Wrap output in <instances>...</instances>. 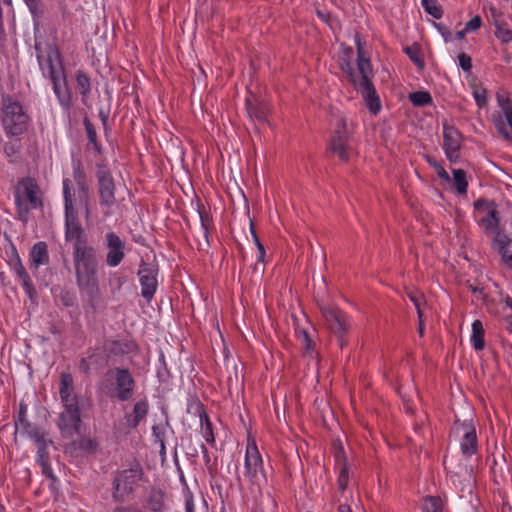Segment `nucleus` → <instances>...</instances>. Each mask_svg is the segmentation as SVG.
Segmentation results:
<instances>
[{"instance_id":"nucleus-30","label":"nucleus","mask_w":512,"mask_h":512,"mask_svg":"<svg viewBox=\"0 0 512 512\" xmlns=\"http://www.w3.org/2000/svg\"><path fill=\"white\" fill-rule=\"evenodd\" d=\"M481 222L486 230L493 232L496 231L499 224V218L496 209L491 204L487 206L486 215L482 218Z\"/></svg>"},{"instance_id":"nucleus-32","label":"nucleus","mask_w":512,"mask_h":512,"mask_svg":"<svg viewBox=\"0 0 512 512\" xmlns=\"http://www.w3.org/2000/svg\"><path fill=\"white\" fill-rule=\"evenodd\" d=\"M200 426L202 437L207 443L213 444L215 442V438L212 430V423L206 414L200 416Z\"/></svg>"},{"instance_id":"nucleus-35","label":"nucleus","mask_w":512,"mask_h":512,"mask_svg":"<svg viewBox=\"0 0 512 512\" xmlns=\"http://www.w3.org/2000/svg\"><path fill=\"white\" fill-rule=\"evenodd\" d=\"M409 98H410V101L415 106H419V107L426 106L432 102L431 95L426 91H417V92L411 93Z\"/></svg>"},{"instance_id":"nucleus-33","label":"nucleus","mask_w":512,"mask_h":512,"mask_svg":"<svg viewBox=\"0 0 512 512\" xmlns=\"http://www.w3.org/2000/svg\"><path fill=\"white\" fill-rule=\"evenodd\" d=\"M511 242L512 240L508 235L502 232H497L493 239L492 246L494 250H496L498 253H501L508 250Z\"/></svg>"},{"instance_id":"nucleus-2","label":"nucleus","mask_w":512,"mask_h":512,"mask_svg":"<svg viewBox=\"0 0 512 512\" xmlns=\"http://www.w3.org/2000/svg\"><path fill=\"white\" fill-rule=\"evenodd\" d=\"M1 122L7 135L18 136L28 129L30 117L19 102L6 97L2 101Z\"/></svg>"},{"instance_id":"nucleus-47","label":"nucleus","mask_w":512,"mask_h":512,"mask_svg":"<svg viewBox=\"0 0 512 512\" xmlns=\"http://www.w3.org/2000/svg\"><path fill=\"white\" fill-rule=\"evenodd\" d=\"M429 163L435 168L437 175L443 180H450L449 174L446 170L436 161L429 160Z\"/></svg>"},{"instance_id":"nucleus-59","label":"nucleus","mask_w":512,"mask_h":512,"mask_svg":"<svg viewBox=\"0 0 512 512\" xmlns=\"http://www.w3.org/2000/svg\"><path fill=\"white\" fill-rule=\"evenodd\" d=\"M451 36H452V34H451V32H449V31H447V32L443 33V37H444V39H445V41H446V42H448V41H450V40H451Z\"/></svg>"},{"instance_id":"nucleus-60","label":"nucleus","mask_w":512,"mask_h":512,"mask_svg":"<svg viewBox=\"0 0 512 512\" xmlns=\"http://www.w3.org/2000/svg\"><path fill=\"white\" fill-rule=\"evenodd\" d=\"M113 512H127V507H117Z\"/></svg>"},{"instance_id":"nucleus-44","label":"nucleus","mask_w":512,"mask_h":512,"mask_svg":"<svg viewBox=\"0 0 512 512\" xmlns=\"http://www.w3.org/2000/svg\"><path fill=\"white\" fill-rule=\"evenodd\" d=\"M458 61H459L460 67L464 71H470L471 70V68H472V61H471V57L470 56H468L465 53H461V54L458 55Z\"/></svg>"},{"instance_id":"nucleus-16","label":"nucleus","mask_w":512,"mask_h":512,"mask_svg":"<svg viewBox=\"0 0 512 512\" xmlns=\"http://www.w3.org/2000/svg\"><path fill=\"white\" fill-rule=\"evenodd\" d=\"M443 148L450 161H456L460 148V133L448 124L443 125Z\"/></svg>"},{"instance_id":"nucleus-28","label":"nucleus","mask_w":512,"mask_h":512,"mask_svg":"<svg viewBox=\"0 0 512 512\" xmlns=\"http://www.w3.org/2000/svg\"><path fill=\"white\" fill-rule=\"evenodd\" d=\"M484 327L480 320H475L472 323L471 343L475 350H483L485 347L484 341Z\"/></svg>"},{"instance_id":"nucleus-37","label":"nucleus","mask_w":512,"mask_h":512,"mask_svg":"<svg viewBox=\"0 0 512 512\" xmlns=\"http://www.w3.org/2000/svg\"><path fill=\"white\" fill-rule=\"evenodd\" d=\"M495 35L503 43L512 42V30L504 23H496Z\"/></svg>"},{"instance_id":"nucleus-17","label":"nucleus","mask_w":512,"mask_h":512,"mask_svg":"<svg viewBox=\"0 0 512 512\" xmlns=\"http://www.w3.org/2000/svg\"><path fill=\"white\" fill-rule=\"evenodd\" d=\"M10 267L17 278L21 281L22 287L24 288L27 296L33 300L36 295V290L15 249L13 258L10 260Z\"/></svg>"},{"instance_id":"nucleus-19","label":"nucleus","mask_w":512,"mask_h":512,"mask_svg":"<svg viewBox=\"0 0 512 512\" xmlns=\"http://www.w3.org/2000/svg\"><path fill=\"white\" fill-rule=\"evenodd\" d=\"M73 169L74 178L78 184V200L84 206V215L86 220H88L90 217V195L86 185L85 173L78 162L73 164Z\"/></svg>"},{"instance_id":"nucleus-24","label":"nucleus","mask_w":512,"mask_h":512,"mask_svg":"<svg viewBox=\"0 0 512 512\" xmlns=\"http://www.w3.org/2000/svg\"><path fill=\"white\" fill-rule=\"evenodd\" d=\"M63 195L65 216H67V211L69 210H71L73 214L78 215V206L84 209V206L80 204L78 200V189L75 190L71 187V181L69 179L63 180Z\"/></svg>"},{"instance_id":"nucleus-7","label":"nucleus","mask_w":512,"mask_h":512,"mask_svg":"<svg viewBox=\"0 0 512 512\" xmlns=\"http://www.w3.org/2000/svg\"><path fill=\"white\" fill-rule=\"evenodd\" d=\"M142 469L139 464L132 465L129 469L121 471L114 482V497L123 500L134 489L135 485L141 480Z\"/></svg>"},{"instance_id":"nucleus-40","label":"nucleus","mask_w":512,"mask_h":512,"mask_svg":"<svg viewBox=\"0 0 512 512\" xmlns=\"http://www.w3.org/2000/svg\"><path fill=\"white\" fill-rule=\"evenodd\" d=\"M473 97L477 103V105L482 108L487 103V93L486 90L478 85L473 86Z\"/></svg>"},{"instance_id":"nucleus-25","label":"nucleus","mask_w":512,"mask_h":512,"mask_svg":"<svg viewBox=\"0 0 512 512\" xmlns=\"http://www.w3.org/2000/svg\"><path fill=\"white\" fill-rule=\"evenodd\" d=\"M49 264L48 247L45 242H37L30 251V268L37 270L40 266Z\"/></svg>"},{"instance_id":"nucleus-55","label":"nucleus","mask_w":512,"mask_h":512,"mask_svg":"<svg viewBox=\"0 0 512 512\" xmlns=\"http://www.w3.org/2000/svg\"><path fill=\"white\" fill-rule=\"evenodd\" d=\"M31 11H34L37 8V0H24Z\"/></svg>"},{"instance_id":"nucleus-10","label":"nucleus","mask_w":512,"mask_h":512,"mask_svg":"<svg viewBox=\"0 0 512 512\" xmlns=\"http://www.w3.org/2000/svg\"><path fill=\"white\" fill-rule=\"evenodd\" d=\"M330 150L342 161H347L352 153L350 136L343 118L339 120L329 145Z\"/></svg>"},{"instance_id":"nucleus-57","label":"nucleus","mask_w":512,"mask_h":512,"mask_svg":"<svg viewBox=\"0 0 512 512\" xmlns=\"http://www.w3.org/2000/svg\"><path fill=\"white\" fill-rule=\"evenodd\" d=\"M469 33L468 31H465V27L462 30L457 31L456 36L458 39H463L464 36Z\"/></svg>"},{"instance_id":"nucleus-20","label":"nucleus","mask_w":512,"mask_h":512,"mask_svg":"<svg viewBox=\"0 0 512 512\" xmlns=\"http://www.w3.org/2000/svg\"><path fill=\"white\" fill-rule=\"evenodd\" d=\"M65 238L73 243L86 241L84 230L78 221V215L73 214L71 210L67 211V216H65Z\"/></svg>"},{"instance_id":"nucleus-5","label":"nucleus","mask_w":512,"mask_h":512,"mask_svg":"<svg viewBox=\"0 0 512 512\" xmlns=\"http://www.w3.org/2000/svg\"><path fill=\"white\" fill-rule=\"evenodd\" d=\"M106 381L114 387V396L121 401L131 399L135 381L128 369L114 368L106 373Z\"/></svg>"},{"instance_id":"nucleus-15","label":"nucleus","mask_w":512,"mask_h":512,"mask_svg":"<svg viewBox=\"0 0 512 512\" xmlns=\"http://www.w3.org/2000/svg\"><path fill=\"white\" fill-rule=\"evenodd\" d=\"M108 249L106 264L109 267L118 266L125 257V243L114 232H108L105 236Z\"/></svg>"},{"instance_id":"nucleus-52","label":"nucleus","mask_w":512,"mask_h":512,"mask_svg":"<svg viewBox=\"0 0 512 512\" xmlns=\"http://www.w3.org/2000/svg\"><path fill=\"white\" fill-rule=\"evenodd\" d=\"M199 215H200V219H201L203 232H204V235L206 236L207 231H208V225H209V217H208V215L203 214L201 212L199 213Z\"/></svg>"},{"instance_id":"nucleus-27","label":"nucleus","mask_w":512,"mask_h":512,"mask_svg":"<svg viewBox=\"0 0 512 512\" xmlns=\"http://www.w3.org/2000/svg\"><path fill=\"white\" fill-rule=\"evenodd\" d=\"M52 83L54 93L56 94L61 106L66 110L70 109L71 95L66 84L65 76H63V78L53 80Z\"/></svg>"},{"instance_id":"nucleus-14","label":"nucleus","mask_w":512,"mask_h":512,"mask_svg":"<svg viewBox=\"0 0 512 512\" xmlns=\"http://www.w3.org/2000/svg\"><path fill=\"white\" fill-rule=\"evenodd\" d=\"M158 269L153 265L142 264L140 266L138 276L141 285V295L150 301L158 286L157 282Z\"/></svg>"},{"instance_id":"nucleus-46","label":"nucleus","mask_w":512,"mask_h":512,"mask_svg":"<svg viewBox=\"0 0 512 512\" xmlns=\"http://www.w3.org/2000/svg\"><path fill=\"white\" fill-rule=\"evenodd\" d=\"M340 470L341 471H340V475H339V479H338V484H339L340 489L344 490L348 483V473H347L346 465H343L340 468Z\"/></svg>"},{"instance_id":"nucleus-23","label":"nucleus","mask_w":512,"mask_h":512,"mask_svg":"<svg viewBox=\"0 0 512 512\" xmlns=\"http://www.w3.org/2000/svg\"><path fill=\"white\" fill-rule=\"evenodd\" d=\"M463 437L460 443L461 451L465 456L473 455L477 450V436L475 428L470 424H462Z\"/></svg>"},{"instance_id":"nucleus-61","label":"nucleus","mask_w":512,"mask_h":512,"mask_svg":"<svg viewBox=\"0 0 512 512\" xmlns=\"http://www.w3.org/2000/svg\"><path fill=\"white\" fill-rule=\"evenodd\" d=\"M419 322H420V324H419V333H420V335H422L423 334V325H422L423 324V318L421 320H419Z\"/></svg>"},{"instance_id":"nucleus-56","label":"nucleus","mask_w":512,"mask_h":512,"mask_svg":"<svg viewBox=\"0 0 512 512\" xmlns=\"http://www.w3.org/2000/svg\"><path fill=\"white\" fill-rule=\"evenodd\" d=\"M185 510H186V512H195L194 504L190 501L186 502Z\"/></svg>"},{"instance_id":"nucleus-53","label":"nucleus","mask_w":512,"mask_h":512,"mask_svg":"<svg viewBox=\"0 0 512 512\" xmlns=\"http://www.w3.org/2000/svg\"><path fill=\"white\" fill-rule=\"evenodd\" d=\"M297 338L300 341L301 344H304L308 340H310V337L308 333L305 330H298L297 331Z\"/></svg>"},{"instance_id":"nucleus-36","label":"nucleus","mask_w":512,"mask_h":512,"mask_svg":"<svg viewBox=\"0 0 512 512\" xmlns=\"http://www.w3.org/2000/svg\"><path fill=\"white\" fill-rule=\"evenodd\" d=\"M77 86L83 97H86L91 89V83L89 77L82 71L76 73Z\"/></svg>"},{"instance_id":"nucleus-11","label":"nucleus","mask_w":512,"mask_h":512,"mask_svg":"<svg viewBox=\"0 0 512 512\" xmlns=\"http://www.w3.org/2000/svg\"><path fill=\"white\" fill-rule=\"evenodd\" d=\"M77 285L90 299L99 296V281L97 277V264L75 268Z\"/></svg>"},{"instance_id":"nucleus-29","label":"nucleus","mask_w":512,"mask_h":512,"mask_svg":"<svg viewBox=\"0 0 512 512\" xmlns=\"http://www.w3.org/2000/svg\"><path fill=\"white\" fill-rule=\"evenodd\" d=\"M32 437L37 446L38 462L49 460L48 452L46 450L47 447L51 444V441L46 439L44 434L39 432H35Z\"/></svg>"},{"instance_id":"nucleus-4","label":"nucleus","mask_w":512,"mask_h":512,"mask_svg":"<svg viewBox=\"0 0 512 512\" xmlns=\"http://www.w3.org/2000/svg\"><path fill=\"white\" fill-rule=\"evenodd\" d=\"M244 476L252 485L260 486L262 482L266 481L261 453L256 441L250 437L247 439L245 450Z\"/></svg>"},{"instance_id":"nucleus-6","label":"nucleus","mask_w":512,"mask_h":512,"mask_svg":"<svg viewBox=\"0 0 512 512\" xmlns=\"http://www.w3.org/2000/svg\"><path fill=\"white\" fill-rule=\"evenodd\" d=\"M38 62L42 73L52 81L65 76L60 52L56 47L48 46L44 51H40Z\"/></svg>"},{"instance_id":"nucleus-49","label":"nucleus","mask_w":512,"mask_h":512,"mask_svg":"<svg viewBox=\"0 0 512 512\" xmlns=\"http://www.w3.org/2000/svg\"><path fill=\"white\" fill-rule=\"evenodd\" d=\"M26 412H27V407L24 406L23 404H21L20 405V410H19L18 420L15 421V426H16L17 430L19 429V425L20 424L24 425L26 423V420H25Z\"/></svg>"},{"instance_id":"nucleus-8","label":"nucleus","mask_w":512,"mask_h":512,"mask_svg":"<svg viewBox=\"0 0 512 512\" xmlns=\"http://www.w3.org/2000/svg\"><path fill=\"white\" fill-rule=\"evenodd\" d=\"M320 308L327 326L338 336L339 344L343 347V337L350 326L347 316L337 307L329 304L321 305Z\"/></svg>"},{"instance_id":"nucleus-38","label":"nucleus","mask_w":512,"mask_h":512,"mask_svg":"<svg viewBox=\"0 0 512 512\" xmlns=\"http://www.w3.org/2000/svg\"><path fill=\"white\" fill-rule=\"evenodd\" d=\"M421 4L424 10L434 18L439 19L442 17V10L437 5L436 0H421Z\"/></svg>"},{"instance_id":"nucleus-13","label":"nucleus","mask_w":512,"mask_h":512,"mask_svg":"<svg viewBox=\"0 0 512 512\" xmlns=\"http://www.w3.org/2000/svg\"><path fill=\"white\" fill-rule=\"evenodd\" d=\"M64 410L60 414L58 426L63 433V435L67 437H72L79 431V426L81 422L79 407L77 404H68L63 405Z\"/></svg>"},{"instance_id":"nucleus-50","label":"nucleus","mask_w":512,"mask_h":512,"mask_svg":"<svg viewBox=\"0 0 512 512\" xmlns=\"http://www.w3.org/2000/svg\"><path fill=\"white\" fill-rule=\"evenodd\" d=\"M41 468H42V472L44 475H46L47 477L51 478V479H54V474H53V470L50 466V463H49V460H46V461H43V462H39Z\"/></svg>"},{"instance_id":"nucleus-58","label":"nucleus","mask_w":512,"mask_h":512,"mask_svg":"<svg viewBox=\"0 0 512 512\" xmlns=\"http://www.w3.org/2000/svg\"><path fill=\"white\" fill-rule=\"evenodd\" d=\"M339 512H352V510L348 505H340Z\"/></svg>"},{"instance_id":"nucleus-54","label":"nucleus","mask_w":512,"mask_h":512,"mask_svg":"<svg viewBox=\"0 0 512 512\" xmlns=\"http://www.w3.org/2000/svg\"><path fill=\"white\" fill-rule=\"evenodd\" d=\"M302 346L304 347L305 351L309 354H311L314 350V343L311 339L302 344Z\"/></svg>"},{"instance_id":"nucleus-1","label":"nucleus","mask_w":512,"mask_h":512,"mask_svg":"<svg viewBox=\"0 0 512 512\" xmlns=\"http://www.w3.org/2000/svg\"><path fill=\"white\" fill-rule=\"evenodd\" d=\"M357 50L358 71L353 72L350 63H342L341 67L343 72L347 75L348 79L361 93L369 110L372 113L376 114L380 110V103L379 98L376 94V90L371 82L372 67L369 59L365 57L364 51L359 43H357Z\"/></svg>"},{"instance_id":"nucleus-45","label":"nucleus","mask_w":512,"mask_h":512,"mask_svg":"<svg viewBox=\"0 0 512 512\" xmlns=\"http://www.w3.org/2000/svg\"><path fill=\"white\" fill-rule=\"evenodd\" d=\"M335 459H336L337 466H339L340 468L343 465H345L344 450H343V447H342V445L340 443L335 444Z\"/></svg>"},{"instance_id":"nucleus-62","label":"nucleus","mask_w":512,"mask_h":512,"mask_svg":"<svg viewBox=\"0 0 512 512\" xmlns=\"http://www.w3.org/2000/svg\"><path fill=\"white\" fill-rule=\"evenodd\" d=\"M482 204H483V202L481 200H478L477 203H476V206L478 207V206H480Z\"/></svg>"},{"instance_id":"nucleus-34","label":"nucleus","mask_w":512,"mask_h":512,"mask_svg":"<svg viewBox=\"0 0 512 512\" xmlns=\"http://www.w3.org/2000/svg\"><path fill=\"white\" fill-rule=\"evenodd\" d=\"M423 512H442V501L439 497L430 496L423 501Z\"/></svg>"},{"instance_id":"nucleus-21","label":"nucleus","mask_w":512,"mask_h":512,"mask_svg":"<svg viewBox=\"0 0 512 512\" xmlns=\"http://www.w3.org/2000/svg\"><path fill=\"white\" fill-rule=\"evenodd\" d=\"M148 401L146 399H142L137 401L133 409L130 413H127L124 417V425L128 429L136 428L147 416L148 414Z\"/></svg>"},{"instance_id":"nucleus-18","label":"nucleus","mask_w":512,"mask_h":512,"mask_svg":"<svg viewBox=\"0 0 512 512\" xmlns=\"http://www.w3.org/2000/svg\"><path fill=\"white\" fill-rule=\"evenodd\" d=\"M73 261L75 268L97 264L94 249L86 241L73 244Z\"/></svg>"},{"instance_id":"nucleus-9","label":"nucleus","mask_w":512,"mask_h":512,"mask_svg":"<svg viewBox=\"0 0 512 512\" xmlns=\"http://www.w3.org/2000/svg\"><path fill=\"white\" fill-rule=\"evenodd\" d=\"M496 97L507 123H505L502 116H498L495 119V126L506 140L512 141V100L504 90L498 91Z\"/></svg>"},{"instance_id":"nucleus-12","label":"nucleus","mask_w":512,"mask_h":512,"mask_svg":"<svg viewBox=\"0 0 512 512\" xmlns=\"http://www.w3.org/2000/svg\"><path fill=\"white\" fill-rule=\"evenodd\" d=\"M97 179L100 205L110 208L115 203V184L113 177L106 167L99 166Z\"/></svg>"},{"instance_id":"nucleus-22","label":"nucleus","mask_w":512,"mask_h":512,"mask_svg":"<svg viewBox=\"0 0 512 512\" xmlns=\"http://www.w3.org/2000/svg\"><path fill=\"white\" fill-rule=\"evenodd\" d=\"M246 109L248 116L259 123H267V113L269 107L263 101H259L253 95L246 99Z\"/></svg>"},{"instance_id":"nucleus-41","label":"nucleus","mask_w":512,"mask_h":512,"mask_svg":"<svg viewBox=\"0 0 512 512\" xmlns=\"http://www.w3.org/2000/svg\"><path fill=\"white\" fill-rule=\"evenodd\" d=\"M84 124H85L86 133H87V137H88L89 142L92 143L94 148H95V150L98 151L99 147H98V144L96 142L97 134H96V131H95L93 125L88 120H85Z\"/></svg>"},{"instance_id":"nucleus-39","label":"nucleus","mask_w":512,"mask_h":512,"mask_svg":"<svg viewBox=\"0 0 512 512\" xmlns=\"http://www.w3.org/2000/svg\"><path fill=\"white\" fill-rule=\"evenodd\" d=\"M409 299L413 302L417 309L419 320L423 317L422 304L424 303L423 295L420 292L413 291L408 293Z\"/></svg>"},{"instance_id":"nucleus-3","label":"nucleus","mask_w":512,"mask_h":512,"mask_svg":"<svg viewBox=\"0 0 512 512\" xmlns=\"http://www.w3.org/2000/svg\"><path fill=\"white\" fill-rule=\"evenodd\" d=\"M15 203L22 217L30 210L42 206V193L35 179L26 177L19 181L15 191Z\"/></svg>"},{"instance_id":"nucleus-42","label":"nucleus","mask_w":512,"mask_h":512,"mask_svg":"<svg viewBox=\"0 0 512 512\" xmlns=\"http://www.w3.org/2000/svg\"><path fill=\"white\" fill-rule=\"evenodd\" d=\"M481 25H482L481 17L476 15L465 24V31H468V32L476 31L481 27Z\"/></svg>"},{"instance_id":"nucleus-43","label":"nucleus","mask_w":512,"mask_h":512,"mask_svg":"<svg viewBox=\"0 0 512 512\" xmlns=\"http://www.w3.org/2000/svg\"><path fill=\"white\" fill-rule=\"evenodd\" d=\"M405 52L415 64L419 66L423 65V61L419 55V50L417 47H407Z\"/></svg>"},{"instance_id":"nucleus-48","label":"nucleus","mask_w":512,"mask_h":512,"mask_svg":"<svg viewBox=\"0 0 512 512\" xmlns=\"http://www.w3.org/2000/svg\"><path fill=\"white\" fill-rule=\"evenodd\" d=\"M253 238H254L255 244H256L257 249H258L257 262L263 263L264 262V257H265L264 246L261 244V242L259 241L258 237L256 236V234L254 232H253Z\"/></svg>"},{"instance_id":"nucleus-31","label":"nucleus","mask_w":512,"mask_h":512,"mask_svg":"<svg viewBox=\"0 0 512 512\" xmlns=\"http://www.w3.org/2000/svg\"><path fill=\"white\" fill-rule=\"evenodd\" d=\"M453 185L459 194H465L467 192L468 182L466 180V174L463 170H453Z\"/></svg>"},{"instance_id":"nucleus-51","label":"nucleus","mask_w":512,"mask_h":512,"mask_svg":"<svg viewBox=\"0 0 512 512\" xmlns=\"http://www.w3.org/2000/svg\"><path fill=\"white\" fill-rule=\"evenodd\" d=\"M501 255L503 263L510 269H512V252L506 250L505 252L499 253Z\"/></svg>"},{"instance_id":"nucleus-26","label":"nucleus","mask_w":512,"mask_h":512,"mask_svg":"<svg viewBox=\"0 0 512 512\" xmlns=\"http://www.w3.org/2000/svg\"><path fill=\"white\" fill-rule=\"evenodd\" d=\"M59 393L63 405L78 403L76 395L73 391V378L70 374L63 373L61 375Z\"/></svg>"}]
</instances>
